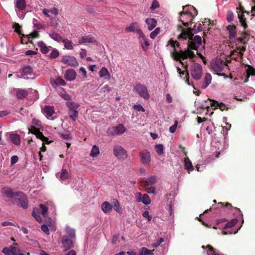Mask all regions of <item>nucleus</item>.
I'll return each instance as SVG.
<instances>
[{"mask_svg":"<svg viewBox=\"0 0 255 255\" xmlns=\"http://www.w3.org/2000/svg\"><path fill=\"white\" fill-rule=\"evenodd\" d=\"M69 177V174L67 170L62 169V172L60 174V179L62 180H65Z\"/></svg>","mask_w":255,"mask_h":255,"instance_id":"obj_43","label":"nucleus"},{"mask_svg":"<svg viewBox=\"0 0 255 255\" xmlns=\"http://www.w3.org/2000/svg\"><path fill=\"white\" fill-rule=\"evenodd\" d=\"M211 68L215 72L222 71L225 67L228 66L227 64L221 59H217L211 63Z\"/></svg>","mask_w":255,"mask_h":255,"instance_id":"obj_10","label":"nucleus"},{"mask_svg":"<svg viewBox=\"0 0 255 255\" xmlns=\"http://www.w3.org/2000/svg\"><path fill=\"white\" fill-rule=\"evenodd\" d=\"M239 18L241 25L243 26L244 30H246L248 27V25L246 22V18H244V15L243 14L240 15H239Z\"/></svg>","mask_w":255,"mask_h":255,"instance_id":"obj_47","label":"nucleus"},{"mask_svg":"<svg viewBox=\"0 0 255 255\" xmlns=\"http://www.w3.org/2000/svg\"><path fill=\"white\" fill-rule=\"evenodd\" d=\"M62 41L64 43V47H65V48L69 50L73 49L74 48L73 46V43L71 40L65 39H63Z\"/></svg>","mask_w":255,"mask_h":255,"instance_id":"obj_38","label":"nucleus"},{"mask_svg":"<svg viewBox=\"0 0 255 255\" xmlns=\"http://www.w3.org/2000/svg\"><path fill=\"white\" fill-rule=\"evenodd\" d=\"M28 95L27 91L23 89H18L16 91V96L18 99L25 98Z\"/></svg>","mask_w":255,"mask_h":255,"instance_id":"obj_33","label":"nucleus"},{"mask_svg":"<svg viewBox=\"0 0 255 255\" xmlns=\"http://www.w3.org/2000/svg\"><path fill=\"white\" fill-rule=\"evenodd\" d=\"M185 68L186 69V73H185V72L184 71H181L180 72H179V74L180 75V76L181 77L182 75H184V74H185V82L188 85H190V83H189V72H188V69H187V64H186L185 66Z\"/></svg>","mask_w":255,"mask_h":255,"instance_id":"obj_34","label":"nucleus"},{"mask_svg":"<svg viewBox=\"0 0 255 255\" xmlns=\"http://www.w3.org/2000/svg\"><path fill=\"white\" fill-rule=\"evenodd\" d=\"M21 43L23 44H27L28 42L30 41V37L28 35L21 34Z\"/></svg>","mask_w":255,"mask_h":255,"instance_id":"obj_48","label":"nucleus"},{"mask_svg":"<svg viewBox=\"0 0 255 255\" xmlns=\"http://www.w3.org/2000/svg\"><path fill=\"white\" fill-rule=\"evenodd\" d=\"M183 10L180 12V17L179 20L186 27L193 23L194 16L190 11L191 9L195 10L194 6L191 5H186L182 6Z\"/></svg>","mask_w":255,"mask_h":255,"instance_id":"obj_3","label":"nucleus"},{"mask_svg":"<svg viewBox=\"0 0 255 255\" xmlns=\"http://www.w3.org/2000/svg\"><path fill=\"white\" fill-rule=\"evenodd\" d=\"M112 205L107 201L104 202L101 206L102 211L105 213H107L111 212L112 210Z\"/></svg>","mask_w":255,"mask_h":255,"instance_id":"obj_23","label":"nucleus"},{"mask_svg":"<svg viewBox=\"0 0 255 255\" xmlns=\"http://www.w3.org/2000/svg\"><path fill=\"white\" fill-rule=\"evenodd\" d=\"M29 132L35 135L40 131L38 128H36L34 126H31V128L29 129Z\"/></svg>","mask_w":255,"mask_h":255,"instance_id":"obj_60","label":"nucleus"},{"mask_svg":"<svg viewBox=\"0 0 255 255\" xmlns=\"http://www.w3.org/2000/svg\"><path fill=\"white\" fill-rule=\"evenodd\" d=\"M51 84L54 86V85L55 86H59V85H61V86H65L66 85V83L64 81V80L63 79H62L61 77H57L55 80H54L53 81H51Z\"/></svg>","mask_w":255,"mask_h":255,"instance_id":"obj_31","label":"nucleus"},{"mask_svg":"<svg viewBox=\"0 0 255 255\" xmlns=\"http://www.w3.org/2000/svg\"><path fill=\"white\" fill-rule=\"evenodd\" d=\"M184 166L185 168L188 170V173H190V172L192 171L194 169L192 162L187 156L184 158Z\"/></svg>","mask_w":255,"mask_h":255,"instance_id":"obj_21","label":"nucleus"},{"mask_svg":"<svg viewBox=\"0 0 255 255\" xmlns=\"http://www.w3.org/2000/svg\"><path fill=\"white\" fill-rule=\"evenodd\" d=\"M61 97L64 100L70 101L71 100V96L67 93H63L60 95Z\"/></svg>","mask_w":255,"mask_h":255,"instance_id":"obj_61","label":"nucleus"},{"mask_svg":"<svg viewBox=\"0 0 255 255\" xmlns=\"http://www.w3.org/2000/svg\"><path fill=\"white\" fill-rule=\"evenodd\" d=\"M202 42L201 37L199 35L192 36L189 38L188 41V48L185 51L180 50L178 52L175 49V44L177 47L180 46V44L177 41H174L172 39H170L168 41V44L171 45L173 48V51L171 53L173 58L177 61L184 65V63L181 61V59L184 60L187 58L190 59L195 57L194 53L191 50H197L200 46L201 45Z\"/></svg>","mask_w":255,"mask_h":255,"instance_id":"obj_1","label":"nucleus"},{"mask_svg":"<svg viewBox=\"0 0 255 255\" xmlns=\"http://www.w3.org/2000/svg\"><path fill=\"white\" fill-rule=\"evenodd\" d=\"M159 3L156 0H154L152 1V4L151 6L150 7V9L151 10H154L157 8L159 7Z\"/></svg>","mask_w":255,"mask_h":255,"instance_id":"obj_56","label":"nucleus"},{"mask_svg":"<svg viewBox=\"0 0 255 255\" xmlns=\"http://www.w3.org/2000/svg\"><path fill=\"white\" fill-rule=\"evenodd\" d=\"M101 86L102 85H100L97 90L101 94L109 93L113 89V88L109 87L108 85H105L103 87H101Z\"/></svg>","mask_w":255,"mask_h":255,"instance_id":"obj_25","label":"nucleus"},{"mask_svg":"<svg viewBox=\"0 0 255 255\" xmlns=\"http://www.w3.org/2000/svg\"><path fill=\"white\" fill-rule=\"evenodd\" d=\"M211 75L209 73H206L204 78V82L201 86V88L204 89L207 88L211 83Z\"/></svg>","mask_w":255,"mask_h":255,"instance_id":"obj_20","label":"nucleus"},{"mask_svg":"<svg viewBox=\"0 0 255 255\" xmlns=\"http://www.w3.org/2000/svg\"><path fill=\"white\" fill-rule=\"evenodd\" d=\"M112 204L114 205V208L115 210L117 212L120 213L121 207L118 200L116 199H113Z\"/></svg>","mask_w":255,"mask_h":255,"instance_id":"obj_44","label":"nucleus"},{"mask_svg":"<svg viewBox=\"0 0 255 255\" xmlns=\"http://www.w3.org/2000/svg\"><path fill=\"white\" fill-rule=\"evenodd\" d=\"M11 141L16 145H18L20 143V136L17 134H13L10 136Z\"/></svg>","mask_w":255,"mask_h":255,"instance_id":"obj_28","label":"nucleus"},{"mask_svg":"<svg viewBox=\"0 0 255 255\" xmlns=\"http://www.w3.org/2000/svg\"><path fill=\"white\" fill-rule=\"evenodd\" d=\"M32 126H36L38 128H39L41 126V122L38 120L35 119H33L32 122Z\"/></svg>","mask_w":255,"mask_h":255,"instance_id":"obj_57","label":"nucleus"},{"mask_svg":"<svg viewBox=\"0 0 255 255\" xmlns=\"http://www.w3.org/2000/svg\"><path fill=\"white\" fill-rule=\"evenodd\" d=\"M156 151L159 155L163 153V147L162 144H157L155 146Z\"/></svg>","mask_w":255,"mask_h":255,"instance_id":"obj_54","label":"nucleus"},{"mask_svg":"<svg viewBox=\"0 0 255 255\" xmlns=\"http://www.w3.org/2000/svg\"><path fill=\"white\" fill-rule=\"evenodd\" d=\"M100 153L99 147L96 145H93L91 151L90 155L92 157L97 156Z\"/></svg>","mask_w":255,"mask_h":255,"instance_id":"obj_41","label":"nucleus"},{"mask_svg":"<svg viewBox=\"0 0 255 255\" xmlns=\"http://www.w3.org/2000/svg\"><path fill=\"white\" fill-rule=\"evenodd\" d=\"M32 215L37 222L39 223L41 222L42 218L39 215V213L38 209L34 208L32 213Z\"/></svg>","mask_w":255,"mask_h":255,"instance_id":"obj_37","label":"nucleus"},{"mask_svg":"<svg viewBox=\"0 0 255 255\" xmlns=\"http://www.w3.org/2000/svg\"><path fill=\"white\" fill-rule=\"evenodd\" d=\"M41 230L44 232L46 234L49 235V229L47 225H42L41 227Z\"/></svg>","mask_w":255,"mask_h":255,"instance_id":"obj_63","label":"nucleus"},{"mask_svg":"<svg viewBox=\"0 0 255 255\" xmlns=\"http://www.w3.org/2000/svg\"><path fill=\"white\" fill-rule=\"evenodd\" d=\"M1 193L4 197L17 200L19 202L18 206L24 209H27L28 207V199L26 195L21 191L13 192V190L9 187L3 188L2 189Z\"/></svg>","mask_w":255,"mask_h":255,"instance_id":"obj_2","label":"nucleus"},{"mask_svg":"<svg viewBox=\"0 0 255 255\" xmlns=\"http://www.w3.org/2000/svg\"><path fill=\"white\" fill-rule=\"evenodd\" d=\"M140 162L142 164L148 165L151 161V157L149 152L144 149L139 153Z\"/></svg>","mask_w":255,"mask_h":255,"instance_id":"obj_12","label":"nucleus"},{"mask_svg":"<svg viewBox=\"0 0 255 255\" xmlns=\"http://www.w3.org/2000/svg\"><path fill=\"white\" fill-rule=\"evenodd\" d=\"M145 22L147 24L148 29L149 30H152L157 24V20L153 18H148L145 20Z\"/></svg>","mask_w":255,"mask_h":255,"instance_id":"obj_18","label":"nucleus"},{"mask_svg":"<svg viewBox=\"0 0 255 255\" xmlns=\"http://www.w3.org/2000/svg\"><path fill=\"white\" fill-rule=\"evenodd\" d=\"M13 28L14 29V31L16 32L19 36H21V33L20 30L21 26L18 23H14L13 25Z\"/></svg>","mask_w":255,"mask_h":255,"instance_id":"obj_51","label":"nucleus"},{"mask_svg":"<svg viewBox=\"0 0 255 255\" xmlns=\"http://www.w3.org/2000/svg\"><path fill=\"white\" fill-rule=\"evenodd\" d=\"M126 130V128L123 124H119L118 126L109 128L107 131L109 135H121L124 133Z\"/></svg>","mask_w":255,"mask_h":255,"instance_id":"obj_8","label":"nucleus"},{"mask_svg":"<svg viewBox=\"0 0 255 255\" xmlns=\"http://www.w3.org/2000/svg\"><path fill=\"white\" fill-rule=\"evenodd\" d=\"M76 77V71L72 69H68L66 71L64 78L68 81H73L75 79Z\"/></svg>","mask_w":255,"mask_h":255,"instance_id":"obj_14","label":"nucleus"},{"mask_svg":"<svg viewBox=\"0 0 255 255\" xmlns=\"http://www.w3.org/2000/svg\"><path fill=\"white\" fill-rule=\"evenodd\" d=\"M62 243L68 249H70L73 247V242L72 240L66 237H63L62 240Z\"/></svg>","mask_w":255,"mask_h":255,"instance_id":"obj_24","label":"nucleus"},{"mask_svg":"<svg viewBox=\"0 0 255 255\" xmlns=\"http://www.w3.org/2000/svg\"><path fill=\"white\" fill-rule=\"evenodd\" d=\"M227 29L229 31V38L233 39L235 37L237 33V29L235 25H229L227 27Z\"/></svg>","mask_w":255,"mask_h":255,"instance_id":"obj_19","label":"nucleus"},{"mask_svg":"<svg viewBox=\"0 0 255 255\" xmlns=\"http://www.w3.org/2000/svg\"><path fill=\"white\" fill-rule=\"evenodd\" d=\"M140 42L141 43V46L143 50H146L147 49V47L149 45V43L147 40V38L145 36H144L142 37L141 38H139Z\"/></svg>","mask_w":255,"mask_h":255,"instance_id":"obj_30","label":"nucleus"},{"mask_svg":"<svg viewBox=\"0 0 255 255\" xmlns=\"http://www.w3.org/2000/svg\"><path fill=\"white\" fill-rule=\"evenodd\" d=\"M28 35L29 36V37H31L33 38H38L40 36L39 32L37 30L34 31Z\"/></svg>","mask_w":255,"mask_h":255,"instance_id":"obj_59","label":"nucleus"},{"mask_svg":"<svg viewBox=\"0 0 255 255\" xmlns=\"http://www.w3.org/2000/svg\"><path fill=\"white\" fill-rule=\"evenodd\" d=\"M134 90L143 99L145 100L149 99L150 95L148 93L147 87L145 85L138 83L134 87Z\"/></svg>","mask_w":255,"mask_h":255,"instance_id":"obj_7","label":"nucleus"},{"mask_svg":"<svg viewBox=\"0 0 255 255\" xmlns=\"http://www.w3.org/2000/svg\"><path fill=\"white\" fill-rule=\"evenodd\" d=\"M178 29L179 31H181V33L178 36V39L179 40H186L187 38L189 39V38L191 37V36L194 35L191 28L185 29L183 28L181 26H178Z\"/></svg>","mask_w":255,"mask_h":255,"instance_id":"obj_9","label":"nucleus"},{"mask_svg":"<svg viewBox=\"0 0 255 255\" xmlns=\"http://www.w3.org/2000/svg\"><path fill=\"white\" fill-rule=\"evenodd\" d=\"M48 10L49 11V13L54 15L55 16H56V15H58V14H59V10L57 8L53 7V8L49 9Z\"/></svg>","mask_w":255,"mask_h":255,"instance_id":"obj_58","label":"nucleus"},{"mask_svg":"<svg viewBox=\"0 0 255 255\" xmlns=\"http://www.w3.org/2000/svg\"><path fill=\"white\" fill-rule=\"evenodd\" d=\"M11 255H18L19 250L15 246H11L9 247Z\"/></svg>","mask_w":255,"mask_h":255,"instance_id":"obj_52","label":"nucleus"},{"mask_svg":"<svg viewBox=\"0 0 255 255\" xmlns=\"http://www.w3.org/2000/svg\"><path fill=\"white\" fill-rule=\"evenodd\" d=\"M39 207L41 209V214L42 215V216L43 217H46V216L47 214V212H48V207L43 204H40Z\"/></svg>","mask_w":255,"mask_h":255,"instance_id":"obj_45","label":"nucleus"},{"mask_svg":"<svg viewBox=\"0 0 255 255\" xmlns=\"http://www.w3.org/2000/svg\"><path fill=\"white\" fill-rule=\"evenodd\" d=\"M10 252V248L7 247L4 248L2 250V252L5 255H11Z\"/></svg>","mask_w":255,"mask_h":255,"instance_id":"obj_64","label":"nucleus"},{"mask_svg":"<svg viewBox=\"0 0 255 255\" xmlns=\"http://www.w3.org/2000/svg\"><path fill=\"white\" fill-rule=\"evenodd\" d=\"M114 155L119 159L124 160L128 157L127 151L122 146L116 145L113 149Z\"/></svg>","mask_w":255,"mask_h":255,"instance_id":"obj_6","label":"nucleus"},{"mask_svg":"<svg viewBox=\"0 0 255 255\" xmlns=\"http://www.w3.org/2000/svg\"><path fill=\"white\" fill-rule=\"evenodd\" d=\"M160 32L159 28H156L154 31L151 32L150 34V37L152 39H154L155 37Z\"/></svg>","mask_w":255,"mask_h":255,"instance_id":"obj_55","label":"nucleus"},{"mask_svg":"<svg viewBox=\"0 0 255 255\" xmlns=\"http://www.w3.org/2000/svg\"><path fill=\"white\" fill-rule=\"evenodd\" d=\"M234 19V14L233 12L231 10H229L227 11V20L228 22H230L233 20Z\"/></svg>","mask_w":255,"mask_h":255,"instance_id":"obj_53","label":"nucleus"},{"mask_svg":"<svg viewBox=\"0 0 255 255\" xmlns=\"http://www.w3.org/2000/svg\"><path fill=\"white\" fill-rule=\"evenodd\" d=\"M99 75L100 77H105L107 80H110L111 78V75L109 71L105 67H103L99 71Z\"/></svg>","mask_w":255,"mask_h":255,"instance_id":"obj_22","label":"nucleus"},{"mask_svg":"<svg viewBox=\"0 0 255 255\" xmlns=\"http://www.w3.org/2000/svg\"><path fill=\"white\" fill-rule=\"evenodd\" d=\"M42 111L47 119H50V118L52 117L54 113L53 107L50 106H45L43 108Z\"/></svg>","mask_w":255,"mask_h":255,"instance_id":"obj_17","label":"nucleus"},{"mask_svg":"<svg viewBox=\"0 0 255 255\" xmlns=\"http://www.w3.org/2000/svg\"><path fill=\"white\" fill-rule=\"evenodd\" d=\"M15 5L18 9L22 10L26 7V1L25 0H16Z\"/></svg>","mask_w":255,"mask_h":255,"instance_id":"obj_32","label":"nucleus"},{"mask_svg":"<svg viewBox=\"0 0 255 255\" xmlns=\"http://www.w3.org/2000/svg\"><path fill=\"white\" fill-rule=\"evenodd\" d=\"M141 202L145 205H149L150 203V199L147 194L143 195Z\"/></svg>","mask_w":255,"mask_h":255,"instance_id":"obj_49","label":"nucleus"},{"mask_svg":"<svg viewBox=\"0 0 255 255\" xmlns=\"http://www.w3.org/2000/svg\"><path fill=\"white\" fill-rule=\"evenodd\" d=\"M22 73L23 76H26V79H33L34 78V77H32L33 70L32 68L29 66L24 67Z\"/></svg>","mask_w":255,"mask_h":255,"instance_id":"obj_16","label":"nucleus"},{"mask_svg":"<svg viewBox=\"0 0 255 255\" xmlns=\"http://www.w3.org/2000/svg\"><path fill=\"white\" fill-rule=\"evenodd\" d=\"M40 48V51L43 54H47L49 50V48L46 46V44L43 41H39L37 44Z\"/></svg>","mask_w":255,"mask_h":255,"instance_id":"obj_29","label":"nucleus"},{"mask_svg":"<svg viewBox=\"0 0 255 255\" xmlns=\"http://www.w3.org/2000/svg\"><path fill=\"white\" fill-rule=\"evenodd\" d=\"M208 100H209V99H208ZM210 101L211 102L210 106L211 107H215V108H214V110H215L216 109H217V107H218L222 111H223L224 110H227L228 109L226 105H225L223 103H219L217 101H216L215 100L210 99Z\"/></svg>","mask_w":255,"mask_h":255,"instance_id":"obj_15","label":"nucleus"},{"mask_svg":"<svg viewBox=\"0 0 255 255\" xmlns=\"http://www.w3.org/2000/svg\"><path fill=\"white\" fill-rule=\"evenodd\" d=\"M61 62L64 64L73 67L77 66L79 64L74 57L69 55L63 56L61 58Z\"/></svg>","mask_w":255,"mask_h":255,"instance_id":"obj_11","label":"nucleus"},{"mask_svg":"<svg viewBox=\"0 0 255 255\" xmlns=\"http://www.w3.org/2000/svg\"><path fill=\"white\" fill-rule=\"evenodd\" d=\"M138 27L136 22H132L130 25L125 29L126 32H133L135 31L137 27Z\"/></svg>","mask_w":255,"mask_h":255,"instance_id":"obj_35","label":"nucleus"},{"mask_svg":"<svg viewBox=\"0 0 255 255\" xmlns=\"http://www.w3.org/2000/svg\"><path fill=\"white\" fill-rule=\"evenodd\" d=\"M249 33L250 32L248 30L242 31L241 33V37L236 38L235 41L236 42H240L244 44H247L249 41V38H247V36L249 35Z\"/></svg>","mask_w":255,"mask_h":255,"instance_id":"obj_13","label":"nucleus"},{"mask_svg":"<svg viewBox=\"0 0 255 255\" xmlns=\"http://www.w3.org/2000/svg\"><path fill=\"white\" fill-rule=\"evenodd\" d=\"M94 41V38L91 36H82L79 40L78 43L80 44L88 43H93Z\"/></svg>","mask_w":255,"mask_h":255,"instance_id":"obj_26","label":"nucleus"},{"mask_svg":"<svg viewBox=\"0 0 255 255\" xmlns=\"http://www.w3.org/2000/svg\"><path fill=\"white\" fill-rule=\"evenodd\" d=\"M238 221L237 219L231 220L230 222L226 224L224 227V229L231 228L234 227L237 223Z\"/></svg>","mask_w":255,"mask_h":255,"instance_id":"obj_40","label":"nucleus"},{"mask_svg":"<svg viewBox=\"0 0 255 255\" xmlns=\"http://www.w3.org/2000/svg\"><path fill=\"white\" fill-rule=\"evenodd\" d=\"M59 51L57 49H54L50 53L49 55V57L50 59H55L57 58L59 56Z\"/></svg>","mask_w":255,"mask_h":255,"instance_id":"obj_50","label":"nucleus"},{"mask_svg":"<svg viewBox=\"0 0 255 255\" xmlns=\"http://www.w3.org/2000/svg\"><path fill=\"white\" fill-rule=\"evenodd\" d=\"M202 67L198 63H194L191 67V74L192 77L196 80H199L202 76Z\"/></svg>","mask_w":255,"mask_h":255,"instance_id":"obj_5","label":"nucleus"},{"mask_svg":"<svg viewBox=\"0 0 255 255\" xmlns=\"http://www.w3.org/2000/svg\"><path fill=\"white\" fill-rule=\"evenodd\" d=\"M49 35L52 39L56 41L59 42L62 40V37L58 33L52 32L50 33Z\"/></svg>","mask_w":255,"mask_h":255,"instance_id":"obj_36","label":"nucleus"},{"mask_svg":"<svg viewBox=\"0 0 255 255\" xmlns=\"http://www.w3.org/2000/svg\"><path fill=\"white\" fill-rule=\"evenodd\" d=\"M78 111L75 110H70L69 112V115L70 118H71L73 121H76V118L78 116Z\"/></svg>","mask_w":255,"mask_h":255,"instance_id":"obj_46","label":"nucleus"},{"mask_svg":"<svg viewBox=\"0 0 255 255\" xmlns=\"http://www.w3.org/2000/svg\"><path fill=\"white\" fill-rule=\"evenodd\" d=\"M144 247L142 248L140 252L139 255H153V251Z\"/></svg>","mask_w":255,"mask_h":255,"instance_id":"obj_42","label":"nucleus"},{"mask_svg":"<svg viewBox=\"0 0 255 255\" xmlns=\"http://www.w3.org/2000/svg\"><path fill=\"white\" fill-rule=\"evenodd\" d=\"M66 104L70 110H75L79 107V105L78 104L73 102L67 101Z\"/></svg>","mask_w":255,"mask_h":255,"instance_id":"obj_39","label":"nucleus"},{"mask_svg":"<svg viewBox=\"0 0 255 255\" xmlns=\"http://www.w3.org/2000/svg\"><path fill=\"white\" fill-rule=\"evenodd\" d=\"M203 24L202 25L201 24H199L198 26L197 27L196 26H194V28H192V30L193 31V33H197L199 32L200 31H202V30H204L203 34L204 36H206L207 33H210V27L207 28V32H205L204 29L206 28L205 26V23H207L208 26L210 25H213L214 24V21L212 20H211L209 19H205L204 21H203Z\"/></svg>","mask_w":255,"mask_h":255,"instance_id":"obj_4","label":"nucleus"},{"mask_svg":"<svg viewBox=\"0 0 255 255\" xmlns=\"http://www.w3.org/2000/svg\"><path fill=\"white\" fill-rule=\"evenodd\" d=\"M247 69V78L245 80V82H247L250 76L255 75V69L251 65H248Z\"/></svg>","mask_w":255,"mask_h":255,"instance_id":"obj_27","label":"nucleus"},{"mask_svg":"<svg viewBox=\"0 0 255 255\" xmlns=\"http://www.w3.org/2000/svg\"><path fill=\"white\" fill-rule=\"evenodd\" d=\"M142 216L144 218H147L148 222L150 221L151 220V219H152L151 216L149 215V212L147 211H145L142 213Z\"/></svg>","mask_w":255,"mask_h":255,"instance_id":"obj_62","label":"nucleus"}]
</instances>
